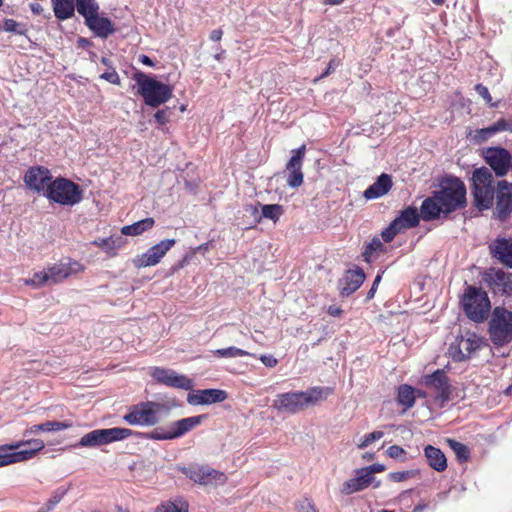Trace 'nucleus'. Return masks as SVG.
I'll return each mask as SVG.
<instances>
[{
  "instance_id": "45",
  "label": "nucleus",
  "mask_w": 512,
  "mask_h": 512,
  "mask_svg": "<svg viewBox=\"0 0 512 512\" xmlns=\"http://www.w3.org/2000/svg\"><path fill=\"white\" fill-rule=\"evenodd\" d=\"M76 9L80 15H85L86 12L99 8V4L95 0H75Z\"/></svg>"
},
{
  "instance_id": "28",
  "label": "nucleus",
  "mask_w": 512,
  "mask_h": 512,
  "mask_svg": "<svg viewBox=\"0 0 512 512\" xmlns=\"http://www.w3.org/2000/svg\"><path fill=\"white\" fill-rule=\"evenodd\" d=\"M424 456L428 465L436 472H444L447 469V458L440 448L427 445L424 447Z\"/></svg>"
},
{
  "instance_id": "15",
  "label": "nucleus",
  "mask_w": 512,
  "mask_h": 512,
  "mask_svg": "<svg viewBox=\"0 0 512 512\" xmlns=\"http://www.w3.org/2000/svg\"><path fill=\"white\" fill-rule=\"evenodd\" d=\"M306 146L303 144L297 149L292 150V156L286 164L287 178L286 183L291 188H298L304 182L302 165L305 158Z\"/></svg>"
},
{
  "instance_id": "16",
  "label": "nucleus",
  "mask_w": 512,
  "mask_h": 512,
  "mask_svg": "<svg viewBox=\"0 0 512 512\" xmlns=\"http://www.w3.org/2000/svg\"><path fill=\"white\" fill-rule=\"evenodd\" d=\"M85 266L79 261L69 258L67 262H59L47 268L50 285L64 282L71 276L82 273Z\"/></svg>"
},
{
  "instance_id": "4",
  "label": "nucleus",
  "mask_w": 512,
  "mask_h": 512,
  "mask_svg": "<svg viewBox=\"0 0 512 512\" xmlns=\"http://www.w3.org/2000/svg\"><path fill=\"white\" fill-rule=\"evenodd\" d=\"M45 197L50 202L72 207L82 201L83 190L72 180L57 177L49 184Z\"/></svg>"
},
{
  "instance_id": "44",
  "label": "nucleus",
  "mask_w": 512,
  "mask_h": 512,
  "mask_svg": "<svg viewBox=\"0 0 512 512\" xmlns=\"http://www.w3.org/2000/svg\"><path fill=\"white\" fill-rule=\"evenodd\" d=\"M3 29L6 32H14L19 35H25L27 32L25 26L21 23H18L14 19H5L3 23Z\"/></svg>"
},
{
  "instance_id": "27",
  "label": "nucleus",
  "mask_w": 512,
  "mask_h": 512,
  "mask_svg": "<svg viewBox=\"0 0 512 512\" xmlns=\"http://www.w3.org/2000/svg\"><path fill=\"white\" fill-rule=\"evenodd\" d=\"M393 186L392 177L382 173L376 181L364 191V197L368 200L377 199L387 194Z\"/></svg>"
},
{
  "instance_id": "51",
  "label": "nucleus",
  "mask_w": 512,
  "mask_h": 512,
  "mask_svg": "<svg viewBox=\"0 0 512 512\" xmlns=\"http://www.w3.org/2000/svg\"><path fill=\"white\" fill-rule=\"evenodd\" d=\"M297 512H318V510L310 499L304 498L299 502Z\"/></svg>"
},
{
  "instance_id": "52",
  "label": "nucleus",
  "mask_w": 512,
  "mask_h": 512,
  "mask_svg": "<svg viewBox=\"0 0 512 512\" xmlns=\"http://www.w3.org/2000/svg\"><path fill=\"white\" fill-rule=\"evenodd\" d=\"M100 78L108 81L109 83L120 85V77L115 69L102 73Z\"/></svg>"
},
{
  "instance_id": "17",
  "label": "nucleus",
  "mask_w": 512,
  "mask_h": 512,
  "mask_svg": "<svg viewBox=\"0 0 512 512\" xmlns=\"http://www.w3.org/2000/svg\"><path fill=\"white\" fill-rule=\"evenodd\" d=\"M150 375L157 383L168 387L190 390L193 386L191 379L185 375H179L171 369L154 367Z\"/></svg>"
},
{
  "instance_id": "61",
  "label": "nucleus",
  "mask_w": 512,
  "mask_h": 512,
  "mask_svg": "<svg viewBox=\"0 0 512 512\" xmlns=\"http://www.w3.org/2000/svg\"><path fill=\"white\" fill-rule=\"evenodd\" d=\"M222 36H223L222 29H215L210 33V40H212L214 42H218L221 40Z\"/></svg>"
},
{
  "instance_id": "48",
  "label": "nucleus",
  "mask_w": 512,
  "mask_h": 512,
  "mask_svg": "<svg viewBox=\"0 0 512 512\" xmlns=\"http://www.w3.org/2000/svg\"><path fill=\"white\" fill-rule=\"evenodd\" d=\"M384 436L382 431H373L364 436L363 440L357 445L359 449H364L374 441L381 439Z\"/></svg>"
},
{
  "instance_id": "21",
  "label": "nucleus",
  "mask_w": 512,
  "mask_h": 512,
  "mask_svg": "<svg viewBox=\"0 0 512 512\" xmlns=\"http://www.w3.org/2000/svg\"><path fill=\"white\" fill-rule=\"evenodd\" d=\"M496 214L497 217L504 221L512 212V184L506 180L497 183L496 190Z\"/></svg>"
},
{
  "instance_id": "46",
  "label": "nucleus",
  "mask_w": 512,
  "mask_h": 512,
  "mask_svg": "<svg viewBox=\"0 0 512 512\" xmlns=\"http://www.w3.org/2000/svg\"><path fill=\"white\" fill-rule=\"evenodd\" d=\"M66 490L57 489L45 503V509L42 512L51 511L64 497Z\"/></svg>"
},
{
  "instance_id": "2",
  "label": "nucleus",
  "mask_w": 512,
  "mask_h": 512,
  "mask_svg": "<svg viewBox=\"0 0 512 512\" xmlns=\"http://www.w3.org/2000/svg\"><path fill=\"white\" fill-rule=\"evenodd\" d=\"M137 84V92L143 98L144 103L152 108H157L168 102L173 96V87L148 76L142 71L133 75Z\"/></svg>"
},
{
  "instance_id": "3",
  "label": "nucleus",
  "mask_w": 512,
  "mask_h": 512,
  "mask_svg": "<svg viewBox=\"0 0 512 512\" xmlns=\"http://www.w3.org/2000/svg\"><path fill=\"white\" fill-rule=\"evenodd\" d=\"M460 305L466 317L475 323L485 322L491 312V302L487 292L474 285L465 287Z\"/></svg>"
},
{
  "instance_id": "39",
  "label": "nucleus",
  "mask_w": 512,
  "mask_h": 512,
  "mask_svg": "<svg viewBox=\"0 0 512 512\" xmlns=\"http://www.w3.org/2000/svg\"><path fill=\"white\" fill-rule=\"evenodd\" d=\"M24 284L34 289L41 288L45 285H50L48 271L35 272L29 279L23 280Z\"/></svg>"
},
{
  "instance_id": "56",
  "label": "nucleus",
  "mask_w": 512,
  "mask_h": 512,
  "mask_svg": "<svg viewBox=\"0 0 512 512\" xmlns=\"http://www.w3.org/2000/svg\"><path fill=\"white\" fill-rule=\"evenodd\" d=\"M94 245L98 246L101 249L109 250L114 249V240L112 238H102L97 239L93 242Z\"/></svg>"
},
{
  "instance_id": "59",
  "label": "nucleus",
  "mask_w": 512,
  "mask_h": 512,
  "mask_svg": "<svg viewBox=\"0 0 512 512\" xmlns=\"http://www.w3.org/2000/svg\"><path fill=\"white\" fill-rule=\"evenodd\" d=\"M381 279H382L381 274H377L375 279H374V281H373V284H372L370 290L367 293L366 300H371L372 298H374L375 293L377 291V287H378Z\"/></svg>"
},
{
  "instance_id": "35",
  "label": "nucleus",
  "mask_w": 512,
  "mask_h": 512,
  "mask_svg": "<svg viewBox=\"0 0 512 512\" xmlns=\"http://www.w3.org/2000/svg\"><path fill=\"white\" fill-rule=\"evenodd\" d=\"M22 442H23L22 446L28 445L30 448L19 450V451H18V449L16 450L20 462H24V461H28V460L32 459L33 457L36 456V454L39 451L43 450L45 447V443L41 439H29V440L22 441Z\"/></svg>"
},
{
  "instance_id": "1",
  "label": "nucleus",
  "mask_w": 512,
  "mask_h": 512,
  "mask_svg": "<svg viewBox=\"0 0 512 512\" xmlns=\"http://www.w3.org/2000/svg\"><path fill=\"white\" fill-rule=\"evenodd\" d=\"M331 393L332 389L328 387H312L306 391L286 392L277 396L273 407L278 411L296 413L305 407L326 400Z\"/></svg>"
},
{
  "instance_id": "58",
  "label": "nucleus",
  "mask_w": 512,
  "mask_h": 512,
  "mask_svg": "<svg viewBox=\"0 0 512 512\" xmlns=\"http://www.w3.org/2000/svg\"><path fill=\"white\" fill-rule=\"evenodd\" d=\"M260 361L269 368H273L278 364V360L273 355H261Z\"/></svg>"
},
{
  "instance_id": "42",
  "label": "nucleus",
  "mask_w": 512,
  "mask_h": 512,
  "mask_svg": "<svg viewBox=\"0 0 512 512\" xmlns=\"http://www.w3.org/2000/svg\"><path fill=\"white\" fill-rule=\"evenodd\" d=\"M157 512H188V504L186 502H166L157 507Z\"/></svg>"
},
{
  "instance_id": "62",
  "label": "nucleus",
  "mask_w": 512,
  "mask_h": 512,
  "mask_svg": "<svg viewBox=\"0 0 512 512\" xmlns=\"http://www.w3.org/2000/svg\"><path fill=\"white\" fill-rule=\"evenodd\" d=\"M39 431H43L42 423L41 424L33 425L30 428L26 429L25 432H24V435L26 436L28 434H34V433H37Z\"/></svg>"
},
{
  "instance_id": "6",
  "label": "nucleus",
  "mask_w": 512,
  "mask_h": 512,
  "mask_svg": "<svg viewBox=\"0 0 512 512\" xmlns=\"http://www.w3.org/2000/svg\"><path fill=\"white\" fill-rule=\"evenodd\" d=\"M475 205L480 209H489L496 195L492 173L486 167L476 169L472 177Z\"/></svg>"
},
{
  "instance_id": "57",
  "label": "nucleus",
  "mask_w": 512,
  "mask_h": 512,
  "mask_svg": "<svg viewBox=\"0 0 512 512\" xmlns=\"http://www.w3.org/2000/svg\"><path fill=\"white\" fill-rule=\"evenodd\" d=\"M386 453L391 458H399L402 455L406 454L405 450L399 445H392L388 447Z\"/></svg>"
},
{
  "instance_id": "41",
  "label": "nucleus",
  "mask_w": 512,
  "mask_h": 512,
  "mask_svg": "<svg viewBox=\"0 0 512 512\" xmlns=\"http://www.w3.org/2000/svg\"><path fill=\"white\" fill-rule=\"evenodd\" d=\"M377 251H384V245L381 240L377 237H374L369 243H367L364 247L363 258L366 262L371 261V257Z\"/></svg>"
},
{
  "instance_id": "13",
  "label": "nucleus",
  "mask_w": 512,
  "mask_h": 512,
  "mask_svg": "<svg viewBox=\"0 0 512 512\" xmlns=\"http://www.w3.org/2000/svg\"><path fill=\"white\" fill-rule=\"evenodd\" d=\"M482 280L494 295L509 296L512 294L510 274L502 269L491 267L482 274Z\"/></svg>"
},
{
  "instance_id": "12",
  "label": "nucleus",
  "mask_w": 512,
  "mask_h": 512,
  "mask_svg": "<svg viewBox=\"0 0 512 512\" xmlns=\"http://www.w3.org/2000/svg\"><path fill=\"white\" fill-rule=\"evenodd\" d=\"M484 344V338L475 332L466 331L457 336L449 347V353L455 361H465Z\"/></svg>"
},
{
  "instance_id": "20",
  "label": "nucleus",
  "mask_w": 512,
  "mask_h": 512,
  "mask_svg": "<svg viewBox=\"0 0 512 512\" xmlns=\"http://www.w3.org/2000/svg\"><path fill=\"white\" fill-rule=\"evenodd\" d=\"M423 383L436 392L437 399L441 401L449 400L452 390L447 374L443 369H437L432 374L425 375Z\"/></svg>"
},
{
  "instance_id": "9",
  "label": "nucleus",
  "mask_w": 512,
  "mask_h": 512,
  "mask_svg": "<svg viewBox=\"0 0 512 512\" xmlns=\"http://www.w3.org/2000/svg\"><path fill=\"white\" fill-rule=\"evenodd\" d=\"M179 471L194 483L202 486H222L228 481V477L224 472L216 470L209 465L194 463L179 467Z\"/></svg>"
},
{
  "instance_id": "53",
  "label": "nucleus",
  "mask_w": 512,
  "mask_h": 512,
  "mask_svg": "<svg viewBox=\"0 0 512 512\" xmlns=\"http://www.w3.org/2000/svg\"><path fill=\"white\" fill-rule=\"evenodd\" d=\"M339 65L340 61L336 60L335 58L331 59L328 63L326 70L318 78L315 79V82L324 79L330 74H332Z\"/></svg>"
},
{
  "instance_id": "34",
  "label": "nucleus",
  "mask_w": 512,
  "mask_h": 512,
  "mask_svg": "<svg viewBox=\"0 0 512 512\" xmlns=\"http://www.w3.org/2000/svg\"><path fill=\"white\" fill-rule=\"evenodd\" d=\"M22 443L0 445V467L20 462L16 450L22 447Z\"/></svg>"
},
{
  "instance_id": "55",
  "label": "nucleus",
  "mask_w": 512,
  "mask_h": 512,
  "mask_svg": "<svg viewBox=\"0 0 512 512\" xmlns=\"http://www.w3.org/2000/svg\"><path fill=\"white\" fill-rule=\"evenodd\" d=\"M475 91L486 101V103H490L492 101V97L488 88L483 84H476Z\"/></svg>"
},
{
  "instance_id": "30",
  "label": "nucleus",
  "mask_w": 512,
  "mask_h": 512,
  "mask_svg": "<svg viewBox=\"0 0 512 512\" xmlns=\"http://www.w3.org/2000/svg\"><path fill=\"white\" fill-rule=\"evenodd\" d=\"M509 131L512 132V120L500 118L493 125L477 130L476 137L485 141L498 132Z\"/></svg>"
},
{
  "instance_id": "22",
  "label": "nucleus",
  "mask_w": 512,
  "mask_h": 512,
  "mask_svg": "<svg viewBox=\"0 0 512 512\" xmlns=\"http://www.w3.org/2000/svg\"><path fill=\"white\" fill-rule=\"evenodd\" d=\"M52 181L50 171L42 166L29 168L24 176V182L30 189L43 192L44 195Z\"/></svg>"
},
{
  "instance_id": "37",
  "label": "nucleus",
  "mask_w": 512,
  "mask_h": 512,
  "mask_svg": "<svg viewBox=\"0 0 512 512\" xmlns=\"http://www.w3.org/2000/svg\"><path fill=\"white\" fill-rule=\"evenodd\" d=\"M261 213L262 216L257 220V222H260L263 217L277 223L280 217L284 214V208L280 204H265L261 205Z\"/></svg>"
},
{
  "instance_id": "5",
  "label": "nucleus",
  "mask_w": 512,
  "mask_h": 512,
  "mask_svg": "<svg viewBox=\"0 0 512 512\" xmlns=\"http://www.w3.org/2000/svg\"><path fill=\"white\" fill-rule=\"evenodd\" d=\"M491 342L496 347H503L512 342V311L497 306L491 312L488 323Z\"/></svg>"
},
{
  "instance_id": "23",
  "label": "nucleus",
  "mask_w": 512,
  "mask_h": 512,
  "mask_svg": "<svg viewBox=\"0 0 512 512\" xmlns=\"http://www.w3.org/2000/svg\"><path fill=\"white\" fill-rule=\"evenodd\" d=\"M488 248L492 258L512 268V238L498 237L489 244Z\"/></svg>"
},
{
  "instance_id": "64",
  "label": "nucleus",
  "mask_w": 512,
  "mask_h": 512,
  "mask_svg": "<svg viewBox=\"0 0 512 512\" xmlns=\"http://www.w3.org/2000/svg\"><path fill=\"white\" fill-rule=\"evenodd\" d=\"M30 8L35 15H40L43 12V7L38 3L30 4Z\"/></svg>"
},
{
  "instance_id": "33",
  "label": "nucleus",
  "mask_w": 512,
  "mask_h": 512,
  "mask_svg": "<svg viewBox=\"0 0 512 512\" xmlns=\"http://www.w3.org/2000/svg\"><path fill=\"white\" fill-rule=\"evenodd\" d=\"M397 403L404 411L412 408L416 401V388L408 384H402L397 389Z\"/></svg>"
},
{
  "instance_id": "32",
  "label": "nucleus",
  "mask_w": 512,
  "mask_h": 512,
  "mask_svg": "<svg viewBox=\"0 0 512 512\" xmlns=\"http://www.w3.org/2000/svg\"><path fill=\"white\" fill-rule=\"evenodd\" d=\"M441 212H444V208L436 199L435 193L432 197H428L422 202L421 215L425 221L437 219Z\"/></svg>"
},
{
  "instance_id": "14",
  "label": "nucleus",
  "mask_w": 512,
  "mask_h": 512,
  "mask_svg": "<svg viewBox=\"0 0 512 512\" xmlns=\"http://www.w3.org/2000/svg\"><path fill=\"white\" fill-rule=\"evenodd\" d=\"M485 162L497 176H504L512 169V156L510 152L502 147L493 146L485 148L482 152Z\"/></svg>"
},
{
  "instance_id": "18",
  "label": "nucleus",
  "mask_w": 512,
  "mask_h": 512,
  "mask_svg": "<svg viewBox=\"0 0 512 512\" xmlns=\"http://www.w3.org/2000/svg\"><path fill=\"white\" fill-rule=\"evenodd\" d=\"M99 8L86 12L85 15H81L85 20V25L98 37L106 39L113 33L116 28L114 23L107 17L99 15Z\"/></svg>"
},
{
  "instance_id": "50",
  "label": "nucleus",
  "mask_w": 512,
  "mask_h": 512,
  "mask_svg": "<svg viewBox=\"0 0 512 512\" xmlns=\"http://www.w3.org/2000/svg\"><path fill=\"white\" fill-rule=\"evenodd\" d=\"M171 109L169 107H165L164 109L158 110L154 114L155 121L160 125H165L170 121Z\"/></svg>"
},
{
  "instance_id": "29",
  "label": "nucleus",
  "mask_w": 512,
  "mask_h": 512,
  "mask_svg": "<svg viewBox=\"0 0 512 512\" xmlns=\"http://www.w3.org/2000/svg\"><path fill=\"white\" fill-rule=\"evenodd\" d=\"M419 221L420 215L417 208L409 206L400 212L399 216L393 220V223H396V227L403 232L407 229L416 227L419 224Z\"/></svg>"
},
{
  "instance_id": "7",
  "label": "nucleus",
  "mask_w": 512,
  "mask_h": 512,
  "mask_svg": "<svg viewBox=\"0 0 512 512\" xmlns=\"http://www.w3.org/2000/svg\"><path fill=\"white\" fill-rule=\"evenodd\" d=\"M436 199L444 208V213H451L466 203V188L458 178L447 179L441 189L435 192Z\"/></svg>"
},
{
  "instance_id": "43",
  "label": "nucleus",
  "mask_w": 512,
  "mask_h": 512,
  "mask_svg": "<svg viewBox=\"0 0 512 512\" xmlns=\"http://www.w3.org/2000/svg\"><path fill=\"white\" fill-rule=\"evenodd\" d=\"M43 432H54L65 430L72 427V422L70 421H47L42 423Z\"/></svg>"
},
{
  "instance_id": "25",
  "label": "nucleus",
  "mask_w": 512,
  "mask_h": 512,
  "mask_svg": "<svg viewBox=\"0 0 512 512\" xmlns=\"http://www.w3.org/2000/svg\"><path fill=\"white\" fill-rule=\"evenodd\" d=\"M365 280V273L363 269L357 267L346 271L340 280V294L342 296H349L360 288Z\"/></svg>"
},
{
  "instance_id": "11",
  "label": "nucleus",
  "mask_w": 512,
  "mask_h": 512,
  "mask_svg": "<svg viewBox=\"0 0 512 512\" xmlns=\"http://www.w3.org/2000/svg\"><path fill=\"white\" fill-rule=\"evenodd\" d=\"M133 434V430L121 427L95 429L83 435L77 445L82 447H98L124 440Z\"/></svg>"
},
{
  "instance_id": "19",
  "label": "nucleus",
  "mask_w": 512,
  "mask_h": 512,
  "mask_svg": "<svg viewBox=\"0 0 512 512\" xmlns=\"http://www.w3.org/2000/svg\"><path fill=\"white\" fill-rule=\"evenodd\" d=\"M175 243V239H166L155 244L136 259L135 265L138 268L157 265Z\"/></svg>"
},
{
  "instance_id": "40",
  "label": "nucleus",
  "mask_w": 512,
  "mask_h": 512,
  "mask_svg": "<svg viewBox=\"0 0 512 512\" xmlns=\"http://www.w3.org/2000/svg\"><path fill=\"white\" fill-rule=\"evenodd\" d=\"M214 355L219 358H232V357H243V356H254L246 350L231 346L227 348H221L214 351Z\"/></svg>"
},
{
  "instance_id": "63",
  "label": "nucleus",
  "mask_w": 512,
  "mask_h": 512,
  "mask_svg": "<svg viewBox=\"0 0 512 512\" xmlns=\"http://www.w3.org/2000/svg\"><path fill=\"white\" fill-rule=\"evenodd\" d=\"M139 61L143 64V65H146V66H150V67H153L155 64L153 62V60L145 55V54H142L139 56Z\"/></svg>"
},
{
  "instance_id": "24",
  "label": "nucleus",
  "mask_w": 512,
  "mask_h": 512,
  "mask_svg": "<svg viewBox=\"0 0 512 512\" xmlns=\"http://www.w3.org/2000/svg\"><path fill=\"white\" fill-rule=\"evenodd\" d=\"M227 397V392L224 390L203 389L197 390L194 394H189L188 402L192 405H208L223 402Z\"/></svg>"
},
{
  "instance_id": "54",
  "label": "nucleus",
  "mask_w": 512,
  "mask_h": 512,
  "mask_svg": "<svg viewBox=\"0 0 512 512\" xmlns=\"http://www.w3.org/2000/svg\"><path fill=\"white\" fill-rule=\"evenodd\" d=\"M385 466L380 463H374L372 465L361 468V471L367 472L370 477H374L375 473H381L385 471Z\"/></svg>"
},
{
  "instance_id": "38",
  "label": "nucleus",
  "mask_w": 512,
  "mask_h": 512,
  "mask_svg": "<svg viewBox=\"0 0 512 512\" xmlns=\"http://www.w3.org/2000/svg\"><path fill=\"white\" fill-rule=\"evenodd\" d=\"M447 444L455 453L456 459L459 463H466L470 459V449L465 444L454 439H447Z\"/></svg>"
},
{
  "instance_id": "49",
  "label": "nucleus",
  "mask_w": 512,
  "mask_h": 512,
  "mask_svg": "<svg viewBox=\"0 0 512 512\" xmlns=\"http://www.w3.org/2000/svg\"><path fill=\"white\" fill-rule=\"evenodd\" d=\"M415 474L414 470L397 471L389 473L388 478L393 482H402L415 476Z\"/></svg>"
},
{
  "instance_id": "36",
  "label": "nucleus",
  "mask_w": 512,
  "mask_h": 512,
  "mask_svg": "<svg viewBox=\"0 0 512 512\" xmlns=\"http://www.w3.org/2000/svg\"><path fill=\"white\" fill-rule=\"evenodd\" d=\"M155 224V220L151 217L137 221L131 225L122 227L121 233L127 236H137L152 229Z\"/></svg>"
},
{
  "instance_id": "31",
  "label": "nucleus",
  "mask_w": 512,
  "mask_h": 512,
  "mask_svg": "<svg viewBox=\"0 0 512 512\" xmlns=\"http://www.w3.org/2000/svg\"><path fill=\"white\" fill-rule=\"evenodd\" d=\"M51 4L55 17L60 21L70 19L75 14V0H51Z\"/></svg>"
},
{
  "instance_id": "10",
  "label": "nucleus",
  "mask_w": 512,
  "mask_h": 512,
  "mask_svg": "<svg viewBox=\"0 0 512 512\" xmlns=\"http://www.w3.org/2000/svg\"><path fill=\"white\" fill-rule=\"evenodd\" d=\"M162 404L154 401L140 402L129 407L123 420L130 425L154 426L159 422L158 412Z\"/></svg>"
},
{
  "instance_id": "8",
  "label": "nucleus",
  "mask_w": 512,
  "mask_h": 512,
  "mask_svg": "<svg viewBox=\"0 0 512 512\" xmlns=\"http://www.w3.org/2000/svg\"><path fill=\"white\" fill-rule=\"evenodd\" d=\"M206 418V415H197L187 418H182L180 420H177L175 422L170 423L168 426V429L165 430L164 428L158 427L155 428L151 432L143 433L142 436L145 439L149 440H173L176 438H180L186 433L190 432L194 428H196L198 425L202 423V421Z\"/></svg>"
},
{
  "instance_id": "47",
  "label": "nucleus",
  "mask_w": 512,
  "mask_h": 512,
  "mask_svg": "<svg viewBox=\"0 0 512 512\" xmlns=\"http://www.w3.org/2000/svg\"><path fill=\"white\" fill-rule=\"evenodd\" d=\"M401 233L398 227H396V223L393 221L389 224L387 228H385L382 233V239L385 243L391 242L397 234Z\"/></svg>"
},
{
  "instance_id": "26",
  "label": "nucleus",
  "mask_w": 512,
  "mask_h": 512,
  "mask_svg": "<svg viewBox=\"0 0 512 512\" xmlns=\"http://www.w3.org/2000/svg\"><path fill=\"white\" fill-rule=\"evenodd\" d=\"M356 476L345 481L341 486V493L344 495H350L366 489L373 483L374 477H370L367 472H363L360 469L355 471Z\"/></svg>"
},
{
  "instance_id": "60",
  "label": "nucleus",
  "mask_w": 512,
  "mask_h": 512,
  "mask_svg": "<svg viewBox=\"0 0 512 512\" xmlns=\"http://www.w3.org/2000/svg\"><path fill=\"white\" fill-rule=\"evenodd\" d=\"M327 313L333 317H340L343 313V310L340 306L330 305L327 309Z\"/></svg>"
}]
</instances>
